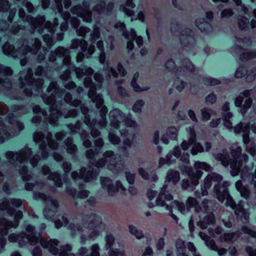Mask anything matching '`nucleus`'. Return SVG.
<instances>
[{
  "label": "nucleus",
  "mask_w": 256,
  "mask_h": 256,
  "mask_svg": "<svg viewBox=\"0 0 256 256\" xmlns=\"http://www.w3.org/2000/svg\"><path fill=\"white\" fill-rule=\"evenodd\" d=\"M74 106H78L80 105V108L82 114L84 115L88 114L89 110L88 108L84 104H82V102L80 100H76L74 102Z\"/></svg>",
  "instance_id": "obj_44"
},
{
  "label": "nucleus",
  "mask_w": 256,
  "mask_h": 256,
  "mask_svg": "<svg viewBox=\"0 0 256 256\" xmlns=\"http://www.w3.org/2000/svg\"><path fill=\"white\" fill-rule=\"evenodd\" d=\"M138 76V74H134L132 80L130 82V86L133 88L134 90L136 92H142L148 90L146 88H142L140 87L137 82V78Z\"/></svg>",
  "instance_id": "obj_24"
},
{
  "label": "nucleus",
  "mask_w": 256,
  "mask_h": 256,
  "mask_svg": "<svg viewBox=\"0 0 256 256\" xmlns=\"http://www.w3.org/2000/svg\"><path fill=\"white\" fill-rule=\"evenodd\" d=\"M82 221L88 228L94 229L102 223V218L96 213H91L84 214Z\"/></svg>",
  "instance_id": "obj_8"
},
{
  "label": "nucleus",
  "mask_w": 256,
  "mask_h": 256,
  "mask_svg": "<svg viewBox=\"0 0 256 256\" xmlns=\"http://www.w3.org/2000/svg\"><path fill=\"white\" fill-rule=\"evenodd\" d=\"M242 148L240 146H238L230 151V154L232 158H230L229 154L226 150H223V152H220L214 155L215 159L220 162L222 164L226 167L230 164V168H234L236 166L238 168L242 166V160L240 159L242 154Z\"/></svg>",
  "instance_id": "obj_2"
},
{
  "label": "nucleus",
  "mask_w": 256,
  "mask_h": 256,
  "mask_svg": "<svg viewBox=\"0 0 256 256\" xmlns=\"http://www.w3.org/2000/svg\"><path fill=\"white\" fill-rule=\"evenodd\" d=\"M204 100L206 104H212L216 102L217 97L214 92H211L206 96Z\"/></svg>",
  "instance_id": "obj_49"
},
{
  "label": "nucleus",
  "mask_w": 256,
  "mask_h": 256,
  "mask_svg": "<svg viewBox=\"0 0 256 256\" xmlns=\"http://www.w3.org/2000/svg\"><path fill=\"white\" fill-rule=\"evenodd\" d=\"M212 182L210 176H207L204 180L203 184L201 185V192L198 191L194 192L196 197L200 198V195L202 196H207L208 194V190L210 189L212 186Z\"/></svg>",
  "instance_id": "obj_13"
},
{
  "label": "nucleus",
  "mask_w": 256,
  "mask_h": 256,
  "mask_svg": "<svg viewBox=\"0 0 256 256\" xmlns=\"http://www.w3.org/2000/svg\"><path fill=\"white\" fill-rule=\"evenodd\" d=\"M249 19L244 16H241L238 19V25L240 30H246L249 28Z\"/></svg>",
  "instance_id": "obj_21"
},
{
  "label": "nucleus",
  "mask_w": 256,
  "mask_h": 256,
  "mask_svg": "<svg viewBox=\"0 0 256 256\" xmlns=\"http://www.w3.org/2000/svg\"><path fill=\"white\" fill-rule=\"evenodd\" d=\"M50 198V196L46 195L43 192H34L32 194V198L35 200H42L44 202H46L48 199Z\"/></svg>",
  "instance_id": "obj_32"
},
{
  "label": "nucleus",
  "mask_w": 256,
  "mask_h": 256,
  "mask_svg": "<svg viewBox=\"0 0 256 256\" xmlns=\"http://www.w3.org/2000/svg\"><path fill=\"white\" fill-rule=\"evenodd\" d=\"M195 24L202 32H207L208 28L212 26L208 22H205L204 18H197L195 20Z\"/></svg>",
  "instance_id": "obj_17"
},
{
  "label": "nucleus",
  "mask_w": 256,
  "mask_h": 256,
  "mask_svg": "<svg viewBox=\"0 0 256 256\" xmlns=\"http://www.w3.org/2000/svg\"><path fill=\"white\" fill-rule=\"evenodd\" d=\"M100 182L103 189H106L110 196H112L114 194L118 192L119 190H126L122 182L118 180L116 182L115 185L112 183V180L109 177H101Z\"/></svg>",
  "instance_id": "obj_5"
},
{
  "label": "nucleus",
  "mask_w": 256,
  "mask_h": 256,
  "mask_svg": "<svg viewBox=\"0 0 256 256\" xmlns=\"http://www.w3.org/2000/svg\"><path fill=\"white\" fill-rule=\"evenodd\" d=\"M12 72L11 68L0 64V73H3L6 76H11Z\"/></svg>",
  "instance_id": "obj_50"
},
{
  "label": "nucleus",
  "mask_w": 256,
  "mask_h": 256,
  "mask_svg": "<svg viewBox=\"0 0 256 256\" xmlns=\"http://www.w3.org/2000/svg\"><path fill=\"white\" fill-rule=\"evenodd\" d=\"M250 124H244L242 122H240L237 124H236L234 128V130L235 134H240L241 132H244V130L247 129L250 126Z\"/></svg>",
  "instance_id": "obj_33"
},
{
  "label": "nucleus",
  "mask_w": 256,
  "mask_h": 256,
  "mask_svg": "<svg viewBox=\"0 0 256 256\" xmlns=\"http://www.w3.org/2000/svg\"><path fill=\"white\" fill-rule=\"evenodd\" d=\"M184 62V64L182 65V67L186 71L190 72H194L195 71L196 66L190 59L186 58Z\"/></svg>",
  "instance_id": "obj_35"
},
{
  "label": "nucleus",
  "mask_w": 256,
  "mask_h": 256,
  "mask_svg": "<svg viewBox=\"0 0 256 256\" xmlns=\"http://www.w3.org/2000/svg\"><path fill=\"white\" fill-rule=\"evenodd\" d=\"M248 72V68L244 65H240L236 68L234 76L237 78H242L247 74Z\"/></svg>",
  "instance_id": "obj_29"
},
{
  "label": "nucleus",
  "mask_w": 256,
  "mask_h": 256,
  "mask_svg": "<svg viewBox=\"0 0 256 256\" xmlns=\"http://www.w3.org/2000/svg\"><path fill=\"white\" fill-rule=\"evenodd\" d=\"M166 134L169 136L170 140H176L178 138V130L175 126H170L167 128Z\"/></svg>",
  "instance_id": "obj_30"
},
{
  "label": "nucleus",
  "mask_w": 256,
  "mask_h": 256,
  "mask_svg": "<svg viewBox=\"0 0 256 256\" xmlns=\"http://www.w3.org/2000/svg\"><path fill=\"white\" fill-rule=\"evenodd\" d=\"M38 238V240H39V237ZM37 242H30L31 244H32V243H34L36 244ZM60 242L56 238H51L49 240H46L44 239V238L40 236V246L44 248H48L49 252L54 256H58V251L60 250L58 248L59 244Z\"/></svg>",
  "instance_id": "obj_7"
},
{
  "label": "nucleus",
  "mask_w": 256,
  "mask_h": 256,
  "mask_svg": "<svg viewBox=\"0 0 256 256\" xmlns=\"http://www.w3.org/2000/svg\"><path fill=\"white\" fill-rule=\"evenodd\" d=\"M69 228L72 234H75L76 231L82 232V227L79 223L74 224L70 223L69 224Z\"/></svg>",
  "instance_id": "obj_54"
},
{
  "label": "nucleus",
  "mask_w": 256,
  "mask_h": 256,
  "mask_svg": "<svg viewBox=\"0 0 256 256\" xmlns=\"http://www.w3.org/2000/svg\"><path fill=\"white\" fill-rule=\"evenodd\" d=\"M81 138L82 140V144L86 148H90L92 146V143L89 140V134L86 132H82L81 134Z\"/></svg>",
  "instance_id": "obj_42"
},
{
  "label": "nucleus",
  "mask_w": 256,
  "mask_h": 256,
  "mask_svg": "<svg viewBox=\"0 0 256 256\" xmlns=\"http://www.w3.org/2000/svg\"><path fill=\"white\" fill-rule=\"evenodd\" d=\"M88 88L90 89L88 92V96L91 99L92 102L94 103V98H97L98 96H100L96 94V86L95 84Z\"/></svg>",
  "instance_id": "obj_46"
},
{
  "label": "nucleus",
  "mask_w": 256,
  "mask_h": 256,
  "mask_svg": "<svg viewBox=\"0 0 256 256\" xmlns=\"http://www.w3.org/2000/svg\"><path fill=\"white\" fill-rule=\"evenodd\" d=\"M25 230L28 232L22 231L18 234L13 232L8 236V240L10 242H16L18 240L24 242V239H27L30 242H37L36 228L32 224H28L25 226Z\"/></svg>",
  "instance_id": "obj_3"
},
{
  "label": "nucleus",
  "mask_w": 256,
  "mask_h": 256,
  "mask_svg": "<svg viewBox=\"0 0 256 256\" xmlns=\"http://www.w3.org/2000/svg\"><path fill=\"white\" fill-rule=\"evenodd\" d=\"M48 179L54 182V185L58 188H62L63 185V181L60 174L56 172H52L48 176Z\"/></svg>",
  "instance_id": "obj_19"
},
{
  "label": "nucleus",
  "mask_w": 256,
  "mask_h": 256,
  "mask_svg": "<svg viewBox=\"0 0 256 256\" xmlns=\"http://www.w3.org/2000/svg\"><path fill=\"white\" fill-rule=\"evenodd\" d=\"M10 206V198H4L2 199V202L0 203V210H6Z\"/></svg>",
  "instance_id": "obj_64"
},
{
  "label": "nucleus",
  "mask_w": 256,
  "mask_h": 256,
  "mask_svg": "<svg viewBox=\"0 0 256 256\" xmlns=\"http://www.w3.org/2000/svg\"><path fill=\"white\" fill-rule=\"evenodd\" d=\"M184 171L187 174L188 179L182 180V186L184 189H186L190 186H196L199 184V180L201 178L203 172L200 171L194 172L192 167L184 166Z\"/></svg>",
  "instance_id": "obj_4"
},
{
  "label": "nucleus",
  "mask_w": 256,
  "mask_h": 256,
  "mask_svg": "<svg viewBox=\"0 0 256 256\" xmlns=\"http://www.w3.org/2000/svg\"><path fill=\"white\" fill-rule=\"evenodd\" d=\"M46 202H50V206L46 205L44 207L43 214L44 218L47 220H50L55 215L56 211L59 207V204L56 199H53L51 196Z\"/></svg>",
  "instance_id": "obj_11"
},
{
  "label": "nucleus",
  "mask_w": 256,
  "mask_h": 256,
  "mask_svg": "<svg viewBox=\"0 0 256 256\" xmlns=\"http://www.w3.org/2000/svg\"><path fill=\"white\" fill-rule=\"evenodd\" d=\"M70 12L73 14H77L79 17L86 19V16L82 10V6L80 4H77L70 9Z\"/></svg>",
  "instance_id": "obj_34"
},
{
  "label": "nucleus",
  "mask_w": 256,
  "mask_h": 256,
  "mask_svg": "<svg viewBox=\"0 0 256 256\" xmlns=\"http://www.w3.org/2000/svg\"><path fill=\"white\" fill-rule=\"evenodd\" d=\"M241 230L244 234H249L252 238H256V231L246 226H243L241 227Z\"/></svg>",
  "instance_id": "obj_48"
},
{
  "label": "nucleus",
  "mask_w": 256,
  "mask_h": 256,
  "mask_svg": "<svg viewBox=\"0 0 256 256\" xmlns=\"http://www.w3.org/2000/svg\"><path fill=\"white\" fill-rule=\"evenodd\" d=\"M216 217L212 212H210L206 215L202 220L198 222V224L202 229H206L208 225L214 224L216 223Z\"/></svg>",
  "instance_id": "obj_14"
},
{
  "label": "nucleus",
  "mask_w": 256,
  "mask_h": 256,
  "mask_svg": "<svg viewBox=\"0 0 256 256\" xmlns=\"http://www.w3.org/2000/svg\"><path fill=\"white\" fill-rule=\"evenodd\" d=\"M1 222L2 223L4 224H6V223L8 224V228H10V229L12 228H18L20 224V220H16L14 219V221L12 222L8 220L4 217L1 218Z\"/></svg>",
  "instance_id": "obj_36"
},
{
  "label": "nucleus",
  "mask_w": 256,
  "mask_h": 256,
  "mask_svg": "<svg viewBox=\"0 0 256 256\" xmlns=\"http://www.w3.org/2000/svg\"><path fill=\"white\" fill-rule=\"evenodd\" d=\"M60 248V252H58V254L59 256H66L68 252H70L72 250V246L68 244L62 245Z\"/></svg>",
  "instance_id": "obj_43"
},
{
  "label": "nucleus",
  "mask_w": 256,
  "mask_h": 256,
  "mask_svg": "<svg viewBox=\"0 0 256 256\" xmlns=\"http://www.w3.org/2000/svg\"><path fill=\"white\" fill-rule=\"evenodd\" d=\"M176 251H186V245L185 242L178 240L176 242Z\"/></svg>",
  "instance_id": "obj_60"
},
{
  "label": "nucleus",
  "mask_w": 256,
  "mask_h": 256,
  "mask_svg": "<svg viewBox=\"0 0 256 256\" xmlns=\"http://www.w3.org/2000/svg\"><path fill=\"white\" fill-rule=\"evenodd\" d=\"M108 256H124V254L120 252L119 250L116 248L114 249L112 248H109Z\"/></svg>",
  "instance_id": "obj_63"
},
{
  "label": "nucleus",
  "mask_w": 256,
  "mask_h": 256,
  "mask_svg": "<svg viewBox=\"0 0 256 256\" xmlns=\"http://www.w3.org/2000/svg\"><path fill=\"white\" fill-rule=\"evenodd\" d=\"M192 145V148L190 150V152L192 155H196L198 152H204V148L200 142L194 143Z\"/></svg>",
  "instance_id": "obj_40"
},
{
  "label": "nucleus",
  "mask_w": 256,
  "mask_h": 256,
  "mask_svg": "<svg viewBox=\"0 0 256 256\" xmlns=\"http://www.w3.org/2000/svg\"><path fill=\"white\" fill-rule=\"evenodd\" d=\"M229 186L230 184L228 181L223 182L222 184L219 183L215 184L214 190L216 198L221 203H223L226 200V206L234 210L237 220L241 221L243 224H246L249 222L250 213L244 208L242 201H240L238 204H236L230 194Z\"/></svg>",
  "instance_id": "obj_1"
},
{
  "label": "nucleus",
  "mask_w": 256,
  "mask_h": 256,
  "mask_svg": "<svg viewBox=\"0 0 256 256\" xmlns=\"http://www.w3.org/2000/svg\"><path fill=\"white\" fill-rule=\"evenodd\" d=\"M126 126L128 128H134L136 126V122L132 118V115L129 114L124 118Z\"/></svg>",
  "instance_id": "obj_45"
},
{
  "label": "nucleus",
  "mask_w": 256,
  "mask_h": 256,
  "mask_svg": "<svg viewBox=\"0 0 256 256\" xmlns=\"http://www.w3.org/2000/svg\"><path fill=\"white\" fill-rule=\"evenodd\" d=\"M174 84L175 85L176 89L179 92H182L187 86V83L182 80H180L179 76H176L174 80Z\"/></svg>",
  "instance_id": "obj_31"
},
{
  "label": "nucleus",
  "mask_w": 256,
  "mask_h": 256,
  "mask_svg": "<svg viewBox=\"0 0 256 256\" xmlns=\"http://www.w3.org/2000/svg\"><path fill=\"white\" fill-rule=\"evenodd\" d=\"M250 126L247 129L244 130L242 134V142L246 145L248 144L250 142Z\"/></svg>",
  "instance_id": "obj_53"
},
{
  "label": "nucleus",
  "mask_w": 256,
  "mask_h": 256,
  "mask_svg": "<svg viewBox=\"0 0 256 256\" xmlns=\"http://www.w3.org/2000/svg\"><path fill=\"white\" fill-rule=\"evenodd\" d=\"M144 104L145 102L144 100L142 99L137 100L132 106V110L136 114H140Z\"/></svg>",
  "instance_id": "obj_26"
},
{
  "label": "nucleus",
  "mask_w": 256,
  "mask_h": 256,
  "mask_svg": "<svg viewBox=\"0 0 256 256\" xmlns=\"http://www.w3.org/2000/svg\"><path fill=\"white\" fill-rule=\"evenodd\" d=\"M132 9L126 7L124 4H121L120 6V10L128 16H132L134 14V11Z\"/></svg>",
  "instance_id": "obj_51"
},
{
  "label": "nucleus",
  "mask_w": 256,
  "mask_h": 256,
  "mask_svg": "<svg viewBox=\"0 0 256 256\" xmlns=\"http://www.w3.org/2000/svg\"><path fill=\"white\" fill-rule=\"evenodd\" d=\"M0 225L4 226V228L0 230V236L6 237V236L8 234L9 230H10V228H8V224L6 223L4 224L2 223L1 218H0Z\"/></svg>",
  "instance_id": "obj_56"
},
{
  "label": "nucleus",
  "mask_w": 256,
  "mask_h": 256,
  "mask_svg": "<svg viewBox=\"0 0 256 256\" xmlns=\"http://www.w3.org/2000/svg\"><path fill=\"white\" fill-rule=\"evenodd\" d=\"M126 180L130 184H133L135 180V174L130 172L126 171L124 172Z\"/></svg>",
  "instance_id": "obj_61"
},
{
  "label": "nucleus",
  "mask_w": 256,
  "mask_h": 256,
  "mask_svg": "<svg viewBox=\"0 0 256 256\" xmlns=\"http://www.w3.org/2000/svg\"><path fill=\"white\" fill-rule=\"evenodd\" d=\"M180 179V173L178 170L170 168L166 172V182H172L176 184Z\"/></svg>",
  "instance_id": "obj_15"
},
{
  "label": "nucleus",
  "mask_w": 256,
  "mask_h": 256,
  "mask_svg": "<svg viewBox=\"0 0 256 256\" xmlns=\"http://www.w3.org/2000/svg\"><path fill=\"white\" fill-rule=\"evenodd\" d=\"M202 119L203 122H208L210 120L213 110L210 108H204L200 110Z\"/></svg>",
  "instance_id": "obj_27"
},
{
  "label": "nucleus",
  "mask_w": 256,
  "mask_h": 256,
  "mask_svg": "<svg viewBox=\"0 0 256 256\" xmlns=\"http://www.w3.org/2000/svg\"><path fill=\"white\" fill-rule=\"evenodd\" d=\"M234 14V12L230 8H226L223 10L220 13V17L222 18H228Z\"/></svg>",
  "instance_id": "obj_58"
},
{
  "label": "nucleus",
  "mask_w": 256,
  "mask_h": 256,
  "mask_svg": "<svg viewBox=\"0 0 256 256\" xmlns=\"http://www.w3.org/2000/svg\"><path fill=\"white\" fill-rule=\"evenodd\" d=\"M82 10L86 16V19L84 20L86 22H90L92 20V14L89 10L90 8V3L88 0H84L82 2Z\"/></svg>",
  "instance_id": "obj_18"
},
{
  "label": "nucleus",
  "mask_w": 256,
  "mask_h": 256,
  "mask_svg": "<svg viewBox=\"0 0 256 256\" xmlns=\"http://www.w3.org/2000/svg\"><path fill=\"white\" fill-rule=\"evenodd\" d=\"M235 234L236 233L234 232H224L220 235L219 240L222 242L230 243L232 242Z\"/></svg>",
  "instance_id": "obj_25"
},
{
  "label": "nucleus",
  "mask_w": 256,
  "mask_h": 256,
  "mask_svg": "<svg viewBox=\"0 0 256 256\" xmlns=\"http://www.w3.org/2000/svg\"><path fill=\"white\" fill-rule=\"evenodd\" d=\"M26 20L28 22H31L32 26H33L34 29L36 23H44L46 20V18L43 15H38L34 18L29 14L26 16Z\"/></svg>",
  "instance_id": "obj_20"
},
{
  "label": "nucleus",
  "mask_w": 256,
  "mask_h": 256,
  "mask_svg": "<svg viewBox=\"0 0 256 256\" xmlns=\"http://www.w3.org/2000/svg\"><path fill=\"white\" fill-rule=\"evenodd\" d=\"M58 13L60 14L64 22H68L69 19L70 18V14L68 11H64L62 9V4L58 6Z\"/></svg>",
  "instance_id": "obj_41"
},
{
  "label": "nucleus",
  "mask_w": 256,
  "mask_h": 256,
  "mask_svg": "<svg viewBox=\"0 0 256 256\" xmlns=\"http://www.w3.org/2000/svg\"><path fill=\"white\" fill-rule=\"evenodd\" d=\"M256 58V50L250 52H244L240 54V59L242 62H246L248 60Z\"/></svg>",
  "instance_id": "obj_28"
},
{
  "label": "nucleus",
  "mask_w": 256,
  "mask_h": 256,
  "mask_svg": "<svg viewBox=\"0 0 256 256\" xmlns=\"http://www.w3.org/2000/svg\"><path fill=\"white\" fill-rule=\"evenodd\" d=\"M194 167L196 169L194 172L198 171L202 172V170L206 172H210L211 170L210 166L206 162L197 161L194 164Z\"/></svg>",
  "instance_id": "obj_23"
},
{
  "label": "nucleus",
  "mask_w": 256,
  "mask_h": 256,
  "mask_svg": "<svg viewBox=\"0 0 256 256\" xmlns=\"http://www.w3.org/2000/svg\"><path fill=\"white\" fill-rule=\"evenodd\" d=\"M108 139L110 142L113 144H117L120 142V138L114 132H110Z\"/></svg>",
  "instance_id": "obj_57"
},
{
  "label": "nucleus",
  "mask_w": 256,
  "mask_h": 256,
  "mask_svg": "<svg viewBox=\"0 0 256 256\" xmlns=\"http://www.w3.org/2000/svg\"><path fill=\"white\" fill-rule=\"evenodd\" d=\"M100 173V170L92 168L88 170L85 167H82L80 171L79 178L85 182H90L96 178Z\"/></svg>",
  "instance_id": "obj_10"
},
{
  "label": "nucleus",
  "mask_w": 256,
  "mask_h": 256,
  "mask_svg": "<svg viewBox=\"0 0 256 256\" xmlns=\"http://www.w3.org/2000/svg\"><path fill=\"white\" fill-rule=\"evenodd\" d=\"M27 72V76L25 78L26 82L28 85L34 86L35 92H39V90H42L44 84L43 79L40 78H34L32 70L30 68H28Z\"/></svg>",
  "instance_id": "obj_9"
},
{
  "label": "nucleus",
  "mask_w": 256,
  "mask_h": 256,
  "mask_svg": "<svg viewBox=\"0 0 256 256\" xmlns=\"http://www.w3.org/2000/svg\"><path fill=\"white\" fill-rule=\"evenodd\" d=\"M7 122L10 124H12V122H16V127L19 131H22L24 128V125L22 122L18 120V116H16L13 113H10L6 117Z\"/></svg>",
  "instance_id": "obj_16"
},
{
  "label": "nucleus",
  "mask_w": 256,
  "mask_h": 256,
  "mask_svg": "<svg viewBox=\"0 0 256 256\" xmlns=\"http://www.w3.org/2000/svg\"><path fill=\"white\" fill-rule=\"evenodd\" d=\"M32 153V148L28 146H25L20 152H14L11 150H8L6 152L5 156L11 164H14L16 160L20 163H22L24 156L26 154H30Z\"/></svg>",
  "instance_id": "obj_6"
},
{
  "label": "nucleus",
  "mask_w": 256,
  "mask_h": 256,
  "mask_svg": "<svg viewBox=\"0 0 256 256\" xmlns=\"http://www.w3.org/2000/svg\"><path fill=\"white\" fill-rule=\"evenodd\" d=\"M122 114V112L121 110L116 109L114 110L113 114H110L112 126L116 128H118L120 126V122L118 120V116H120Z\"/></svg>",
  "instance_id": "obj_22"
},
{
  "label": "nucleus",
  "mask_w": 256,
  "mask_h": 256,
  "mask_svg": "<svg viewBox=\"0 0 256 256\" xmlns=\"http://www.w3.org/2000/svg\"><path fill=\"white\" fill-rule=\"evenodd\" d=\"M132 39L134 40L138 48H140L144 43V40L141 36H138L134 29H132Z\"/></svg>",
  "instance_id": "obj_38"
},
{
  "label": "nucleus",
  "mask_w": 256,
  "mask_h": 256,
  "mask_svg": "<svg viewBox=\"0 0 256 256\" xmlns=\"http://www.w3.org/2000/svg\"><path fill=\"white\" fill-rule=\"evenodd\" d=\"M2 50L4 54L7 55L9 51L14 50V46L8 42H6L2 46Z\"/></svg>",
  "instance_id": "obj_62"
},
{
  "label": "nucleus",
  "mask_w": 256,
  "mask_h": 256,
  "mask_svg": "<svg viewBox=\"0 0 256 256\" xmlns=\"http://www.w3.org/2000/svg\"><path fill=\"white\" fill-rule=\"evenodd\" d=\"M106 248L108 250L112 248L114 243V238L112 234H106L105 236Z\"/></svg>",
  "instance_id": "obj_39"
},
{
  "label": "nucleus",
  "mask_w": 256,
  "mask_h": 256,
  "mask_svg": "<svg viewBox=\"0 0 256 256\" xmlns=\"http://www.w3.org/2000/svg\"><path fill=\"white\" fill-rule=\"evenodd\" d=\"M108 160L104 158H99L98 160H94L92 162V160L90 161V164H92L94 166L96 167V168H98L99 170L100 168H102L105 166Z\"/></svg>",
  "instance_id": "obj_37"
},
{
  "label": "nucleus",
  "mask_w": 256,
  "mask_h": 256,
  "mask_svg": "<svg viewBox=\"0 0 256 256\" xmlns=\"http://www.w3.org/2000/svg\"><path fill=\"white\" fill-rule=\"evenodd\" d=\"M132 9L126 7L124 4H121L120 6V10L128 16H132L134 14V11Z\"/></svg>",
  "instance_id": "obj_52"
},
{
  "label": "nucleus",
  "mask_w": 256,
  "mask_h": 256,
  "mask_svg": "<svg viewBox=\"0 0 256 256\" xmlns=\"http://www.w3.org/2000/svg\"><path fill=\"white\" fill-rule=\"evenodd\" d=\"M166 186H164L161 190V191L160 192V194H158V196L156 198V203L157 205H160L161 206H164L165 204V202L163 200V194H164V190L165 189H166Z\"/></svg>",
  "instance_id": "obj_47"
},
{
  "label": "nucleus",
  "mask_w": 256,
  "mask_h": 256,
  "mask_svg": "<svg viewBox=\"0 0 256 256\" xmlns=\"http://www.w3.org/2000/svg\"><path fill=\"white\" fill-rule=\"evenodd\" d=\"M100 248L98 244H93L91 246L92 252L86 256H100Z\"/></svg>",
  "instance_id": "obj_55"
},
{
  "label": "nucleus",
  "mask_w": 256,
  "mask_h": 256,
  "mask_svg": "<svg viewBox=\"0 0 256 256\" xmlns=\"http://www.w3.org/2000/svg\"><path fill=\"white\" fill-rule=\"evenodd\" d=\"M66 50L63 46H58L54 50V53H56L58 58H63L66 56Z\"/></svg>",
  "instance_id": "obj_59"
},
{
  "label": "nucleus",
  "mask_w": 256,
  "mask_h": 256,
  "mask_svg": "<svg viewBox=\"0 0 256 256\" xmlns=\"http://www.w3.org/2000/svg\"><path fill=\"white\" fill-rule=\"evenodd\" d=\"M114 6V2H109L108 3H106L104 0H101L96 4L95 10L100 14L110 16L112 14Z\"/></svg>",
  "instance_id": "obj_12"
}]
</instances>
